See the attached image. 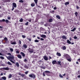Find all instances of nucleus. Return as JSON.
<instances>
[{"label": "nucleus", "instance_id": "f257e3e1", "mask_svg": "<svg viewBox=\"0 0 80 80\" xmlns=\"http://www.w3.org/2000/svg\"><path fill=\"white\" fill-rule=\"evenodd\" d=\"M8 55L9 56L8 57L6 56L7 59L9 60L12 63H15L13 61V60L15 59V56H14L13 55H12L10 53H8Z\"/></svg>", "mask_w": 80, "mask_h": 80}, {"label": "nucleus", "instance_id": "f03ea898", "mask_svg": "<svg viewBox=\"0 0 80 80\" xmlns=\"http://www.w3.org/2000/svg\"><path fill=\"white\" fill-rule=\"evenodd\" d=\"M63 57L65 58H66L67 59L69 62H72V60H71V57L69 56L68 54H64L63 55Z\"/></svg>", "mask_w": 80, "mask_h": 80}, {"label": "nucleus", "instance_id": "7ed1b4c3", "mask_svg": "<svg viewBox=\"0 0 80 80\" xmlns=\"http://www.w3.org/2000/svg\"><path fill=\"white\" fill-rule=\"evenodd\" d=\"M12 8L11 9L12 11H13V10L14 9V8H17V4H16V3L15 2H13L12 3Z\"/></svg>", "mask_w": 80, "mask_h": 80}, {"label": "nucleus", "instance_id": "20e7f679", "mask_svg": "<svg viewBox=\"0 0 80 80\" xmlns=\"http://www.w3.org/2000/svg\"><path fill=\"white\" fill-rule=\"evenodd\" d=\"M50 73V72L49 71H45L43 73V76H45V74L46 75H48V74Z\"/></svg>", "mask_w": 80, "mask_h": 80}, {"label": "nucleus", "instance_id": "39448f33", "mask_svg": "<svg viewBox=\"0 0 80 80\" xmlns=\"http://www.w3.org/2000/svg\"><path fill=\"white\" fill-rule=\"evenodd\" d=\"M29 77L30 78H32L33 79H35L36 78V76L33 74L29 75Z\"/></svg>", "mask_w": 80, "mask_h": 80}, {"label": "nucleus", "instance_id": "423d86ee", "mask_svg": "<svg viewBox=\"0 0 80 80\" xmlns=\"http://www.w3.org/2000/svg\"><path fill=\"white\" fill-rule=\"evenodd\" d=\"M28 51L29 53H33L34 51V49L33 48H29L28 49Z\"/></svg>", "mask_w": 80, "mask_h": 80}, {"label": "nucleus", "instance_id": "0eeeda50", "mask_svg": "<svg viewBox=\"0 0 80 80\" xmlns=\"http://www.w3.org/2000/svg\"><path fill=\"white\" fill-rule=\"evenodd\" d=\"M41 68H43V69H45L46 68L45 66H44V63H42V65L41 66Z\"/></svg>", "mask_w": 80, "mask_h": 80}, {"label": "nucleus", "instance_id": "6e6552de", "mask_svg": "<svg viewBox=\"0 0 80 80\" xmlns=\"http://www.w3.org/2000/svg\"><path fill=\"white\" fill-rule=\"evenodd\" d=\"M44 59L45 60L47 61L48 60V58L46 56H45L43 57Z\"/></svg>", "mask_w": 80, "mask_h": 80}, {"label": "nucleus", "instance_id": "1a4fd4ad", "mask_svg": "<svg viewBox=\"0 0 80 80\" xmlns=\"http://www.w3.org/2000/svg\"><path fill=\"white\" fill-rule=\"evenodd\" d=\"M40 37H42V38H46V35H44V34L41 35Z\"/></svg>", "mask_w": 80, "mask_h": 80}, {"label": "nucleus", "instance_id": "9d476101", "mask_svg": "<svg viewBox=\"0 0 80 80\" xmlns=\"http://www.w3.org/2000/svg\"><path fill=\"white\" fill-rule=\"evenodd\" d=\"M22 47L23 48H27V45L25 44H23V45L22 46Z\"/></svg>", "mask_w": 80, "mask_h": 80}, {"label": "nucleus", "instance_id": "9b49d317", "mask_svg": "<svg viewBox=\"0 0 80 80\" xmlns=\"http://www.w3.org/2000/svg\"><path fill=\"white\" fill-rule=\"evenodd\" d=\"M56 55L58 57H61V54H60V53L59 52H57V53H56Z\"/></svg>", "mask_w": 80, "mask_h": 80}, {"label": "nucleus", "instance_id": "f8f14e48", "mask_svg": "<svg viewBox=\"0 0 80 80\" xmlns=\"http://www.w3.org/2000/svg\"><path fill=\"white\" fill-rule=\"evenodd\" d=\"M17 57L18 58H19L20 59H22V56L20 54H18L17 56Z\"/></svg>", "mask_w": 80, "mask_h": 80}, {"label": "nucleus", "instance_id": "ddd939ff", "mask_svg": "<svg viewBox=\"0 0 80 80\" xmlns=\"http://www.w3.org/2000/svg\"><path fill=\"white\" fill-rule=\"evenodd\" d=\"M10 43L11 44H12V45H15V44H16V42H12V41H11Z\"/></svg>", "mask_w": 80, "mask_h": 80}, {"label": "nucleus", "instance_id": "4468645a", "mask_svg": "<svg viewBox=\"0 0 80 80\" xmlns=\"http://www.w3.org/2000/svg\"><path fill=\"white\" fill-rule=\"evenodd\" d=\"M20 54H21V55H22V57H25V53H24L21 52H20Z\"/></svg>", "mask_w": 80, "mask_h": 80}, {"label": "nucleus", "instance_id": "2eb2a0df", "mask_svg": "<svg viewBox=\"0 0 80 80\" xmlns=\"http://www.w3.org/2000/svg\"><path fill=\"white\" fill-rule=\"evenodd\" d=\"M52 63L53 65H54V64H57V61L55 60L53 61L52 62Z\"/></svg>", "mask_w": 80, "mask_h": 80}, {"label": "nucleus", "instance_id": "dca6fc26", "mask_svg": "<svg viewBox=\"0 0 80 80\" xmlns=\"http://www.w3.org/2000/svg\"><path fill=\"white\" fill-rule=\"evenodd\" d=\"M3 70H9V68H8V67L4 68H3Z\"/></svg>", "mask_w": 80, "mask_h": 80}, {"label": "nucleus", "instance_id": "f3484780", "mask_svg": "<svg viewBox=\"0 0 80 80\" xmlns=\"http://www.w3.org/2000/svg\"><path fill=\"white\" fill-rule=\"evenodd\" d=\"M62 38H63V39H67V37H66V36H65L64 35L62 36Z\"/></svg>", "mask_w": 80, "mask_h": 80}, {"label": "nucleus", "instance_id": "a211bd4d", "mask_svg": "<svg viewBox=\"0 0 80 80\" xmlns=\"http://www.w3.org/2000/svg\"><path fill=\"white\" fill-rule=\"evenodd\" d=\"M1 78H2V79L3 80H6L7 79V78H6V77H2Z\"/></svg>", "mask_w": 80, "mask_h": 80}, {"label": "nucleus", "instance_id": "6ab92c4d", "mask_svg": "<svg viewBox=\"0 0 80 80\" xmlns=\"http://www.w3.org/2000/svg\"><path fill=\"white\" fill-rule=\"evenodd\" d=\"M38 63L39 65L43 63V62L42 60L39 61L38 62Z\"/></svg>", "mask_w": 80, "mask_h": 80}, {"label": "nucleus", "instance_id": "aec40b11", "mask_svg": "<svg viewBox=\"0 0 80 80\" xmlns=\"http://www.w3.org/2000/svg\"><path fill=\"white\" fill-rule=\"evenodd\" d=\"M10 2V0H4V2Z\"/></svg>", "mask_w": 80, "mask_h": 80}, {"label": "nucleus", "instance_id": "412c9836", "mask_svg": "<svg viewBox=\"0 0 80 80\" xmlns=\"http://www.w3.org/2000/svg\"><path fill=\"white\" fill-rule=\"evenodd\" d=\"M67 43H68V44H71V42L69 40H67Z\"/></svg>", "mask_w": 80, "mask_h": 80}, {"label": "nucleus", "instance_id": "4be33fe9", "mask_svg": "<svg viewBox=\"0 0 80 80\" xmlns=\"http://www.w3.org/2000/svg\"><path fill=\"white\" fill-rule=\"evenodd\" d=\"M16 65L17 67H19V63H18V62H16Z\"/></svg>", "mask_w": 80, "mask_h": 80}, {"label": "nucleus", "instance_id": "5701e85b", "mask_svg": "<svg viewBox=\"0 0 80 80\" xmlns=\"http://www.w3.org/2000/svg\"><path fill=\"white\" fill-rule=\"evenodd\" d=\"M76 30V28H74L72 29V30H71V32H74V31Z\"/></svg>", "mask_w": 80, "mask_h": 80}, {"label": "nucleus", "instance_id": "b1692460", "mask_svg": "<svg viewBox=\"0 0 80 80\" xmlns=\"http://www.w3.org/2000/svg\"><path fill=\"white\" fill-rule=\"evenodd\" d=\"M56 17V18H58V19H60V16H59V15H57Z\"/></svg>", "mask_w": 80, "mask_h": 80}, {"label": "nucleus", "instance_id": "393cba45", "mask_svg": "<svg viewBox=\"0 0 80 80\" xmlns=\"http://www.w3.org/2000/svg\"><path fill=\"white\" fill-rule=\"evenodd\" d=\"M62 49L63 50H66V47L64 46L62 48Z\"/></svg>", "mask_w": 80, "mask_h": 80}, {"label": "nucleus", "instance_id": "a878e982", "mask_svg": "<svg viewBox=\"0 0 80 80\" xmlns=\"http://www.w3.org/2000/svg\"><path fill=\"white\" fill-rule=\"evenodd\" d=\"M52 21H53V19L52 18L49 19V22H52Z\"/></svg>", "mask_w": 80, "mask_h": 80}, {"label": "nucleus", "instance_id": "bb28decb", "mask_svg": "<svg viewBox=\"0 0 80 80\" xmlns=\"http://www.w3.org/2000/svg\"><path fill=\"white\" fill-rule=\"evenodd\" d=\"M23 19H22V18H21L19 22H23Z\"/></svg>", "mask_w": 80, "mask_h": 80}, {"label": "nucleus", "instance_id": "cd10ccee", "mask_svg": "<svg viewBox=\"0 0 80 80\" xmlns=\"http://www.w3.org/2000/svg\"><path fill=\"white\" fill-rule=\"evenodd\" d=\"M24 2L23 0H20L19 1V3H23Z\"/></svg>", "mask_w": 80, "mask_h": 80}, {"label": "nucleus", "instance_id": "c85d7f7f", "mask_svg": "<svg viewBox=\"0 0 80 80\" xmlns=\"http://www.w3.org/2000/svg\"><path fill=\"white\" fill-rule=\"evenodd\" d=\"M8 65H12V63L9 62H8Z\"/></svg>", "mask_w": 80, "mask_h": 80}, {"label": "nucleus", "instance_id": "c756f323", "mask_svg": "<svg viewBox=\"0 0 80 80\" xmlns=\"http://www.w3.org/2000/svg\"><path fill=\"white\" fill-rule=\"evenodd\" d=\"M31 7H34L35 6V3H32V4H31Z\"/></svg>", "mask_w": 80, "mask_h": 80}, {"label": "nucleus", "instance_id": "7c9ffc66", "mask_svg": "<svg viewBox=\"0 0 80 80\" xmlns=\"http://www.w3.org/2000/svg\"><path fill=\"white\" fill-rule=\"evenodd\" d=\"M69 4V2H66L65 3V5H68Z\"/></svg>", "mask_w": 80, "mask_h": 80}, {"label": "nucleus", "instance_id": "2f4dec72", "mask_svg": "<svg viewBox=\"0 0 80 80\" xmlns=\"http://www.w3.org/2000/svg\"><path fill=\"white\" fill-rule=\"evenodd\" d=\"M34 2H35L36 4H37L38 2V0H34Z\"/></svg>", "mask_w": 80, "mask_h": 80}, {"label": "nucleus", "instance_id": "473e14b6", "mask_svg": "<svg viewBox=\"0 0 80 80\" xmlns=\"http://www.w3.org/2000/svg\"><path fill=\"white\" fill-rule=\"evenodd\" d=\"M12 76V74H10L9 75V78H11Z\"/></svg>", "mask_w": 80, "mask_h": 80}, {"label": "nucleus", "instance_id": "72a5a7b5", "mask_svg": "<svg viewBox=\"0 0 80 80\" xmlns=\"http://www.w3.org/2000/svg\"><path fill=\"white\" fill-rule=\"evenodd\" d=\"M10 51L11 52H13V48H10Z\"/></svg>", "mask_w": 80, "mask_h": 80}, {"label": "nucleus", "instance_id": "f704fd0d", "mask_svg": "<svg viewBox=\"0 0 80 80\" xmlns=\"http://www.w3.org/2000/svg\"><path fill=\"white\" fill-rule=\"evenodd\" d=\"M40 30H45V29L43 28H40Z\"/></svg>", "mask_w": 80, "mask_h": 80}, {"label": "nucleus", "instance_id": "c9c22d12", "mask_svg": "<svg viewBox=\"0 0 80 80\" xmlns=\"http://www.w3.org/2000/svg\"><path fill=\"white\" fill-rule=\"evenodd\" d=\"M24 68H27V69L28 68V66L25 65L24 66Z\"/></svg>", "mask_w": 80, "mask_h": 80}, {"label": "nucleus", "instance_id": "e433bc0d", "mask_svg": "<svg viewBox=\"0 0 80 80\" xmlns=\"http://www.w3.org/2000/svg\"><path fill=\"white\" fill-rule=\"evenodd\" d=\"M0 58L2 59V60H4V57H3V56H0Z\"/></svg>", "mask_w": 80, "mask_h": 80}, {"label": "nucleus", "instance_id": "4c0bfd02", "mask_svg": "<svg viewBox=\"0 0 80 80\" xmlns=\"http://www.w3.org/2000/svg\"><path fill=\"white\" fill-rule=\"evenodd\" d=\"M18 43L19 44V45H21V44H22V42H21V41L20 40H19L18 41Z\"/></svg>", "mask_w": 80, "mask_h": 80}, {"label": "nucleus", "instance_id": "58836bf2", "mask_svg": "<svg viewBox=\"0 0 80 80\" xmlns=\"http://www.w3.org/2000/svg\"><path fill=\"white\" fill-rule=\"evenodd\" d=\"M18 12H19V11L18 10H15L14 11V12H15V13H18Z\"/></svg>", "mask_w": 80, "mask_h": 80}, {"label": "nucleus", "instance_id": "ea45409f", "mask_svg": "<svg viewBox=\"0 0 80 80\" xmlns=\"http://www.w3.org/2000/svg\"><path fill=\"white\" fill-rule=\"evenodd\" d=\"M5 22H6V23H8L9 21H8V20L7 19L6 20H5Z\"/></svg>", "mask_w": 80, "mask_h": 80}, {"label": "nucleus", "instance_id": "a19ab883", "mask_svg": "<svg viewBox=\"0 0 80 80\" xmlns=\"http://www.w3.org/2000/svg\"><path fill=\"white\" fill-rule=\"evenodd\" d=\"M4 40H5V41H7V40H8V39L7 38L5 37L4 38Z\"/></svg>", "mask_w": 80, "mask_h": 80}, {"label": "nucleus", "instance_id": "79ce46f5", "mask_svg": "<svg viewBox=\"0 0 80 80\" xmlns=\"http://www.w3.org/2000/svg\"><path fill=\"white\" fill-rule=\"evenodd\" d=\"M58 64L59 65H61V62L60 61H58Z\"/></svg>", "mask_w": 80, "mask_h": 80}, {"label": "nucleus", "instance_id": "37998d69", "mask_svg": "<svg viewBox=\"0 0 80 80\" xmlns=\"http://www.w3.org/2000/svg\"><path fill=\"white\" fill-rule=\"evenodd\" d=\"M59 77H60L61 78H63V76L62 75H61V74H60L59 75Z\"/></svg>", "mask_w": 80, "mask_h": 80}, {"label": "nucleus", "instance_id": "c03bdc74", "mask_svg": "<svg viewBox=\"0 0 80 80\" xmlns=\"http://www.w3.org/2000/svg\"><path fill=\"white\" fill-rule=\"evenodd\" d=\"M34 42H39V41L36 39L34 40Z\"/></svg>", "mask_w": 80, "mask_h": 80}, {"label": "nucleus", "instance_id": "a18cd8bd", "mask_svg": "<svg viewBox=\"0 0 80 80\" xmlns=\"http://www.w3.org/2000/svg\"><path fill=\"white\" fill-rule=\"evenodd\" d=\"M20 53V52H19V51L17 50L16 51V53H18H18Z\"/></svg>", "mask_w": 80, "mask_h": 80}, {"label": "nucleus", "instance_id": "49530a36", "mask_svg": "<svg viewBox=\"0 0 80 80\" xmlns=\"http://www.w3.org/2000/svg\"><path fill=\"white\" fill-rule=\"evenodd\" d=\"M22 38H26L25 36L23 35H22Z\"/></svg>", "mask_w": 80, "mask_h": 80}, {"label": "nucleus", "instance_id": "de8ad7c7", "mask_svg": "<svg viewBox=\"0 0 80 80\" xmlns=\"http://www.w3.org/2000/svg\"><path fill=\"white\" fill-rule=\"evenodd\" d=\"M21 77H25V74H22L21 75Z\"/></svg>", "mask_w": 80, "mask_h": 80}, {"label": "nucleus", "instance_id": "09e8293b", "mask_svg": "<svg viewBox=\"0 0 80 80\" xmlns=\"http://www.w3.org/2000/svg\"><path fill=\"white\" fill-rule=\"evenodd\" d=\"M27 40H29V41H30L31 40H32V39H31V38H27Z\"/></svg>", "mask_w": 80, "mask_h": 80}, {"label": "nucleus", "instance_id": "8fccbe9b", "mask_svg": "<svg viewBox=\"0 0 80 80\" xmlns=\"http://www.w3.org/2000/svg\"><path fill=\"white\" fill-rule=\"evenodd\" d=\"M25 25L27 26L28 25V22H27V23H26L25 24Z\"/></svg>", "mask_w": 80, "mask_h": 80}, {"label": "nucleus", "instance_id": "3c124183", "mask_svg": "<svg viewBox=\"0 0 80 80\" xmlns=\"http://www.w3.org/2000/svg\"><path fill=\"white\" fill-rule=\"evenodd\" d=\"M28 71L26 72H25V74H26V75H27V74H28Z\"/></svg>", "mask_w": 80, "mask_h": 80}, {"label": "nucleus", "instance_id": "603ef678", "mask_svg": "<svg viewBox=\"0 0 80 80\" xmlns=\"http://www.w3.org/2000/svg\"><path fill=\"white\" fill-rule=\"evenodd\" d=\"M78 14V12H75V15H76V16H77Z\"/></svg>", "mask_w": 80, "mask_h": 80}, {"label": "nucleus", "instance_id": "864d4df0", "mask_svg": "<svg viewBox=\"0 0 80 80\" xmlns=\"http://www.w3.org/2000/svg\"><path fill=\"white\" fill-rule=\"evenodd\" d=\"M6 41V43H9V42L8 40Z\"/></svg>", "mask_w": 80, "mask_h": 80}, {"label": "nucleus", "instance_id": "5fc2aeb1", "mask_svg": "<svg viewBox=\"0 0 80 80\" xmlns=\"http://www.w3.org/2000/svg\"><path fill=\"white\" fill-rule=\"evenodd\" d=\"M74 39H77V37L76 36H74Z\"/></svg>", "mask_w": 80, "mask_h": 80}, {"label": "nucleus", "instance_id": "6e6d98bb", "mask_svg": "<svg viewBox=\"0 0 80 80\" xmlns=\"http://www.w3.org/2000/svg\"><path fill=\"white\" fill-rule=\"evenodd\" d=\"M27 59H25L24 61V62H25L26 63V62H27Z\"/></svg>", "mask_w": 80, "mask_h": 80}, {"label": "nucleus", "instance_id": "4d7b16f0", "mask_svg": "<svg viewBox=\"0 0 80 80\" xmlns=\"http://www.w3.org/2000/svg\"><path fill=\"white\" fill-rule=\"evenodd\" d=\"M41 40H42V41H43L44 40V39L43 38H40Z\"/></svg>", "mask_w": 80, "mask_h": 80}, {"label": "nucleus", "instance_id": "13d9d810", "mask_svg": "<svg viewBox=\"0 0 80 80\" xmlns=\"http://www.w3.org/2000/svg\"><path fill=\"white\" fill-rule=\"evenodd\" d=\"M77 61H78L79 62H80V59L79 58V59H78V60H77Z\"/></svg>", "mask_w": 80, "mask_h": 80}, {"label": "nucleus", "instance_id": "bf43d9fd", "mask_svg": "<svg viewBox=\"0 0 80 80\" xmlns=\"http://www.w3.org/2000/svg\"><path fill=\"white\" fill-rule=\"evenodd\" d=\"M8 20H10V17H8Z\"/></svg>", "mask_w": 80, "mask_h": 80}, {"label": "nucleus", "instance_id": "052dcab7", "mask_svg": "<svg viewBox=\"0 0 80 80\" xmlns=\"http://www.w3.org/2000/svg\"><path fill=\"white\" fill-rule=\"evenodd\" d=\"M76 8L77 9H78V8H79V7H78V6H76Z\"/></svg>", "mask_w": 80, "mask_h": 80}, {"label": "nucleus", "instance_id": "680f3d73", "mask_svg": "<svg viewBox=\"0 0 80 80\" xmlns=\"http://www.w3.org/2000/svg\"><path fill=\"white\" fill-rule=\"evenodd\" d=\"M2 20V22H5V19H3Z\"/></svg>", "mask_w": 80, "mask_h": 80}, {"label": "nucleus", "instance_id": "e2e57ef3", "mask_svg": "<svg viewBox=\"0 0 80 80\" xmlns=\"http://www.w3.org/2000/svg\"><path fill=\"white\" fill-rule=\"evenodd\" d=\"M76 63L77 64H78V65H79V63H78V61L76 62Z\"/></svg>", "mask_w": 80, "mask_h": 80}, {"label": "nucleus", "instance_id": "0e129e2a", "mask_svg": "<svg viewBox=\"0 0 80 80\" xmlns=\"http://www.w3.org/2000/svg\"><path fill=\"white\" fill-rule=\"evenodd\" d=\"M55 12L54 11H51V13H53V12Z\"/></svg>", "mask_w": 80, "mask_h": 80}, {"label": "nucleus", "instance_id": "69168bd1", "mask_svg": "<svg viewBox=\"0 0 80 80\" xmlns=\"http://www.w3.org/2000/svg\"><path fill=\"white\" fill-rule=\"evenodd\" d=\"M54 10H56L57 9V8L56 7H55L53 8Z\"/></svg>", "mask_w": 80, "mask_h": 80}, {"label": "nucleus", "instance_id": "338daca9", "mask_svg": "<svg viewBox=\"0 0 80 80\" xmlns=\"http://www.w3.org/2000/svg\"><path fill=\"white\" fill-rule=\"evenodd\" d=\"M62 75L63 77H65V75H66V74L64 73V74H63Z\"/></svg>", "mask_w": 80, "mask_h": 80}, {"label": "nucleus", "instance_id": "774afa93", "mask_svg": "<svg viewBox=\"0 0 80 80\" xmlns=\"http://www.w3.org/2000/svg\"><path fill=\"white\" fill-rule=\"evenodd\" d=\"M78 78H80V75H78Z\"/></svg>", "mask_w": 80, "mask_h": 80}]
</instances>
